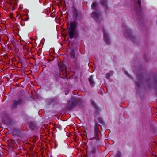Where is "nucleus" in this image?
<instances>
[{"label":"nucleus","mask_w":157,"mask_h":157,"mask_svg":"<svg viewBox=\"0 0 157 157\" xmlns=\"http://www.w3.org/2000/svg\"><path fill=\"white\" fill-rule=\"evenodd\" d=\"M141 3L140 0H135L134 2L135 10L137 16V22L138 24L142 23L144 18L141 8Z\"/></svg>","instance_id":"1"},{"label":"nucleus","mask_w":157,"mask_h":157,"mask_svg":"<svg viewBox=\"0 0 157 157\" xmlns=\"http://www.w3.org/2000/svg\"><path fill=\"white\" fill-rule=\"evenodd\" d=\"M58 66L61 72H58L55 74V78L56 81L58 80V78H61L60 76L61 74L64 76H65V77H66L67 75V71L66 70L67 68L66 65L63 63H60L58 64Z\"/></svg>","instance_id":"2"},{"label":"nucleus","mask_w":157,"mask_h":157,"mask_svg":"<svg viewBox=\"0 0 157 157\" xmlns=\"http://www.w3.org/2000/svg\"><path fill=\"white\" fill-rule=\"evenodd\" d=\"M124 34L126 37L129 38L133 42L136 44L138 43L137 38L132 34V31L128 28L126 27L125 29V32L124 33Z\"/></svg>","instance_id":"3"},{"label":"nucleus","mask_w":157,"mask_h":157,"mask_svg":"<svg viewBox=\"0 0 157 157\" xmlns=\"http://www.w3.org/2000/svg\"><path fill=\"white\" fill-rule=\"evenodd\" d=\"M147 85L149 87L153 86L157 89V75L148 78Z\"/></svg>","instance_id":"4"},{"label":"nucleus","mask_w":157,"mask_h":157,"mask_svg":"<svg viewBox=\"0 0 157 157\" xmlns=\"http://www.w3.org/2000/svg\"><path fill=\"white\" fill-rule=\"evenodd\" d=\"M91 17L97 22H99L102 20L101 15L99 10L93 12L91 14Z\"/></svg>","instance_id":"5"},{"label":"nucleus","mask_w":157,"mask_h":157,"mask_svg":"<svg viewBox=\"0 0 157 157\" xmlns=\"http://www.w3.org/2000/svg\"><path fill=\"white\" fill-rule=\"evenodd\" d=\"M74 18L76 20L78 19L80 20L82 18V16L81 13L74 6L72 8Z\"/></svg>","instance_id":"6"},{"label":"nucleus","mask_w":157,"mask_h":157,"mask_svg":"<svg viewBox=\"0 0 157 157\" xmlns=\"http://www.w3.org/2000/svg\"><path fill=\"white\" fill-rule=\"evenodd\" d=\"M78 102V98L74 97L72 98L69 101V105L68 107V109H72L76 106Z\"/></svg>","instance_id":"7"},{"label":"nucleus","mask_w":157,"mask_h":157,"mask_svg":"<svg viewBox=\"0 0 157 157\" xmlns=\"http://www.w3.org/2000/svg\"><path fill=\"white\" fill-rule=\"evenodd\" d=\"M87 153V156L88 157H94V154L98 151L97 147L95 146L91 145V148L90 151H87V149H86Z\"/></svg>","instance_id":"8"},{"label":"nucleus","mask_w":157,"mask_h":157,"mask_svg":"<svg viewBox=\"0 0 157 157\" xmlns=\"http://www.w3.org/2000/svg\"><path fill=\"white\" fill-rule=\"evenodd\" d=\"M22 102L23 100L21 98H19L17 100H13L12 101V104L11 106V109H15L17 107L18 105H21Z\"/></svg>","instance_id":"9"},{"label":"nucleus","mask_w":157,"mask_h":157,"mask_svg":"<svg viewBox=\"0 0 157 157\" xmlns=\"http://www.w3.org/2000/svg\"><path fill=\"white\" fill-rule=\"evenodd\" d=\"M68 33L70 39L76 38L78 36V33L76 30H68Z\"/></svg>","instance_id":"10"},{"label":"nucleus","mask_w":157,"mask_h":157,"mask_svg":"<svg viewBox=\"0 0 157 157\" xmlns=\"http://www.w3.org/2000/svg\"><path fill=\"white\" fill-rule=\"evenodd\" d=\"M100 3L105 10L106 13L109 11V9L107 6V0H99Z\"/></svg>","instance_id":"11"},{"label":"nucleus","mask_w":157,"mask_h":157,"mask_svg":"<svg viewBox=\"0 0 157 157\" xmlns=\"http://www.w3.org/2000/svg\"><path fill=\"white\" fill-rule=\"evenodd\" d=\"M138 81H136V85L137 87H139L140 85V83L142 81V79L143 78V75L142 73H140L138 75Z\"/></svg>","instance_id":"12"},{"label":"nucleus","mask_w":157,"mask_h":157,"mask_svg":"<svg viewBox=\"0 0 157 157\" xmlns=\"http://www.w3.org/2000/svg\"><path fill=\"white\" fill-rule=\"evenodd\" d=\"M104 34V39L107 44L109 45L110 43V38L107 33L105 31L103 30Z\"/></svg>","instance_id":"13"},{"label":"nucleus","mask_w":157,"mask_h":157,"mask_svg":"<svg viewBox=\"0 0 157 157\" xmlns=\"http://www.w3.org/2000/svg\"><path fill=\"white\" fill-rule=\"evenodd\" d=\"M77 24V22L75 21L71 22L70 23V27L68 30H75Z\"/></svg>","instance_id":"14"},{"label":"nucleus","mask_w":157,"mask_h":157,"mask_svg":"<svg viewBox=\"0 0 157 157\" xmlns=\"http://www.w3.org/2000/svg\"><path fill=\"white\" fill-rule=\"evenodd\" d=\"M22 129L21 128H15L13 129L12 135L13 136H19L22 132Z\"/></svg>","instance_id":"15"},{"label":"nucleus","mask_w":157,"mask_h":157,"mask_svg":"<svg viewBox=\"0 0 157 157\" xmlns=\"http://www.w3.org/2000/svg\"><path fill=\"white\" fill-rule=\"evenodd\" d=\"M89 82L90 85L92 87L94 83V82L93 80V76L92 75L90 76L88 78Z\"/></svg>","instance_id":"16"},{"label":"nucleus","mask_w":157,"mask_h":157,"mask_svg":"<svg viewBox=\"0 0 157 157\" xmlns=\"http://www.w3.org/2000/svg\"><path fill=\"white\" fill-rule=\"evenodd\" d=\"M99 127V124L97 123L96 122L95 123V126L94 127V133H98L99 131L98 129Z\"/></svg>","instance_id":"17"},{"label":"nucleus","mask_w":157,"mask_h":157,"mask_svg":"<svg viewBox=\"0 0 157 157\" xmlns=\"http://www.w3.org/2000/svg\"><path fill=\"white\" fill-rule=\"evenodd\" d=\"M91 104L93 105L94 106V108H95L96 111H98L99 110V108L97 105L95 103V102L93 101H91Z\"/></svg>","instance_id":"18"},{"label":"nucleus","mask_w":157,"mask_h":157,"mask_svg":"<svg viewBox=\"0 0 157 157\" xmlns=\"http://www.w3.org/2000/svg\"><path fill=\"white\" fill-rule=\"evenodd\" d=\"M98 4L97 2H93L91 5V8L92 9H94V10H96L97 6Z\"/></svg>","instance_id":"19"},{"label":"nucleus","mask_w":157,"mask_h":157,"mask_svg":"<svg viewBox=\"0 0 157 157\" xmlns=\"http://www.w3.org/2000/svg\"><path fill=\"white\" fill-rule=\"evenodd\" d=\"M70 56L71 58L74 59L75 57V54L74 50L72 49L71 50L70 52Z\"/></svg>","instance_id":"20"},{"label":"nucleus","mask_w":157,"mask_h":157,"mask_svg":"<svg viewBox=\"0 0 157 157\" xmlns=\"http://www.w3.org/2000/svg\"><path fill=\"white\" fill-rule=\"evenodd\" d=\"M98 122L99 123H100L101 124H104V122L103 120H102V118L99 117L98 119Z\"/></svg>","instance_id":"21"},{"label":"nucleus","mask_w":157,"mask_h":157,"mask_svg":"<svg viewBox=\"0 0 157 157\" xmlns=\"http://www.w3.org/2000/svg\"><path fill=\"white\" fill-rule=\"evenodd\" d=\"M94 137L92 138L91 139H93V138H94L95 139L98 140V133H96V134L95 133H94Z\"/></svg>","instance_id":"22"},{"label":"nucleus","mask_w":157,"mask_h":157,"mask_svg":"<svg viewBox=\"0 0 157 157\" xmlns=\"http://www.w3.org/2000/svg\"><path fill=\"white\" fill-rule=\"evenodd\" d=\"M121 154L120 151H118L116 153V157H121Z\"/></svg>","instance_id":"23"},{"label":"nucleus","mask_w":157,"mask_h":157,"mask_svg":"<svg viewBox=\"0 0 157 157\" xmlns=\"http://www.w3.org/2000/svg\"><path fill=\"white\" fill-rule=\"evenodd\" d=\"M110 76V75L109 74L107 73L105 77L107 78H108Z\"/></svg>","instance_id":"24"},{"label":"nucleus","mask_w":157,"mask_h":157,"mask_svg":"<svg viewBox=\"0 0 157 157\" xmlns=\"http://www.w3.org/2000/svg\"><path fill=\"white\" fill-rule=\"evenodd\" d=\"M54 59V58H53V59H48V62H51V61L53 60Z\"/></svg>","instance_id":"25"},{"label":"nucleus","mask_w":157,"mask_h":157,"mask_svg":"<svg viewBox=\"0 0 157 157\" xmlns=\"http://www.w3.org/2000/svg\"><path fill=\"white\" fill-rule=\"evenodd\" d=\"M29 19V18L28 17H27L26 18H25V19H24L23 20L24 21H27V20H28Z\"/></svg>","instance_id":"26"},{"label":"nucleus","mask_w":157,"mask_h":157,"mask_svg":"<svg viewBox=\"0 0 157 157\" xmlns=\"http://www.w3.org/2000/svg\"><path fill=\"white\" fill-rule=\"evenodd\" d=\"M13 46L15 48H16V44L15 43H13Z\"/></svg>","instance_id":"27"},{"label":"nucleus","mask_w":157,"mask_h":157,"mask_svg":"<svg viewBox=\"0 0 157 157\" xmlns=\"http://www.w3.org/2000/svg\"><path fill=\"white\" fill-rule=\"evenodd\" d=\"M31 128L32 129H34V126H31Z\"/></svg>","instance_id":"28"},{"label":"nucleus","mask_w":157,"mask_h":157,"mask_svg":"<svg viewBox=\"0 0 157 157\" xmlns=\"http://www.w3.org/2000/svg\"><path fill=\"white\" fill-rule=\"evenodd\" d=\"M22 66H23V65L22 63Z\"/></svg>","instance_id":"29"},{"label":"nucleus","mask_w":157,"mask_h":157,"mask_svg":"<svg viewBox=\"0 0 157 157\" xmlns=\"http://www.w3.org/2000/svg\"><path fill=\"white\" fill-rule=\"evenodd\" d=\"M22 66H23V65L22 63Z\"/></svg>","instance_id":"30"}]
</instances>
